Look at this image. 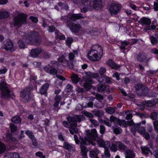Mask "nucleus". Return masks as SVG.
Listing matches in <instances>:
<instances>
[{
	"label": "nucleus",
	"mask_w": 158,
	"mask_h": 158,
	"mask_svg": "<svg viewBox=\"0 0 158 158\" xmlns=\"http://www.w3.org/2000/svg\"><path fill=\"white\" fill-rule=\"evenodd\" d=\"M42 49L40 48L32 49L31 52V56L33 57H36L41 53Z\"/></svg>",
	"instance_id": "16"
},
{
	"label": "nucleus",
	"mask_w": 158,
	"mask_h": 158,
	"mask_svg": "<svg viewBox=\"0 0 158 158\" xmlns=\"http://www.w3.org/2000/svg\"><path fill=\"white\" fill-rule=\"evenodd\" d=\"M106 71V70L105 68L103 67H101L99 71V74H98V77L99 78H101L102 77L104 78V77L105 76H104L103 75L105 73Z\"/></svg>",
	"instance_id": "28"
},
{
	"label": "nucleus",
	"mask_w": 158,
	"mask_h": 158,
	"mask_svg": "<svg viewBox=\"0 0 158 158\" xmlns=\"http://www.w3.org/2000/svg\"><path fill=\"white\" fill-rule=\"evenodd\" d=\"M119 75L120 74L116 72L114 74L113 77H115L117 80H119Z\"/></svg>",
	"instance_id": "59"
},
{
	"label": "nucleus",
	"mask_w": 158,
	"mask_h": 158,
	"mask_svg": "<svg viewBox=\"0 0 158 158\" xmlns=\"http://www.w3.org/2000/svg\"><path fill=\"white\" fill-rule=\"evenodd\" d=\"M11 131L12 132H15L17 130V127L13 124H11L10 125Z\"/></svg>",
	"instance_id": "55"
},
{
	"label": "nucleus",
	"mask_w": 158,
	"mask_h": 158,
	"mask_svg": "<svg viewBox=\"0 0 158 158\" xmlns=\"http://www.w3.org/2000/svg\"><path fill=\"white\" fill-rule=\"evenodd\" d=\"M63 148L68 150H71L72 149V147L68 143L64 142L63 143Z\"/></svg>",
	"instance_id": "43"
},
{
	"label": "nucleus",
	"mask_w": 158,
	"mask_h": 158,
	"mask_svg": "<svg viewBox=\"0 0 158 158\" xmlns=\"http://www.w3.org/2000/svg\"><path fill=\"white\" fill-rule=\"evenodd\" d=\"M91 0H83L82 3L85 7L81 9V12H85L87 10H91L93 7L98 10L100 9L103 6L104 4L102 0H94L93 2V7L91 4Z\"/></svg>",
	"instance_id": "4"
},
{
	"label": "nucleus",
	"mask_w": 158,
	"mask_h": 158,
	"mask_svg": "<svg viewBox=\"0 0 158 158\" xmlns=\"http://www.w3.org/2000/svg\"><path fill=\"white\" fill-rule=\"evenodd\" d=\"M146 58V56L144 55L141 54H138L137 56L138 60L140 62L143 61Z\"/></svg>",
	"instance_id": "39"
},
{
	"label": "nucleus",
	"mask_w": 158,
	"mask_h": 158,
	"mask_svg": "<svg viewBox=\"0 0 158 158\" xmlns=\"http://www.w3.org/2000/svg\"><path fill=\"white\" fill-rule=\"evenodd\" d=\"M154 127L156 131L158 132V121H156L153 122Z\"/></svg>",
	"instance_id": "57"
},
{
	"label": "nucleus",
	"mask_w": 158,
	"mask_h": 158,
	"mask_svg": "<svg viewBox=\"0 0 158 158\" xmlns=\"http://www.w3.org/2000/svg\"><path fill=\"white\" fill-rule=\"evenodd\" d=\"M67 24L71 31L73 32H78L81 29L80 24L73 23L69 20L67 21Z\"/></svg>",
	"instance_id": "10"
},
{
	"label": "nucleus",
	"mask_w": 158,
	"mask_h": 158,
	"mask_svg": "<svg viewBox=\"0 0 158 158\" xmlns=\"http://www.w3.org/2000/svg\"><path fill=\"white\" fill-rule=\"evenodd\" d=\"M102 54V47L96 44L92 46V49L89 52L87 57L90 60L98 61L101 59Z\"/></svg>",
	"instance_id": "2"
},
{
	"label": "nucleus",
	"mask_w": 158,
	"mask_h": 158,
	"mask_svg": "<svg viewBox=\"0 0 158 158\" xmlns=\"http://www.w3.org/2000/svg\"><path fill=\"white\" fill-rule=\"evenodd\" d=\"M19 154L16 152L8 153L5 155L4 158H19Z\"/></svg>",
	"instance_id": "22"
},
{
	"label": "nucleus",
	"mask_w": 158,
	"mask_h": 158,
	"mask_svg": "<svg viewBox=\"0 0 158 158\" xmlns=\"http://www.w3.org/2000/svg\"><path fill=\"white\" fill-rule=\"evenodd\" d=\"M62 98L60 96L56 95L55 98L54 100L55 101H58V102L61 100Z\"/></svg>",
	"instance_id": "64"
},
{
	"label": "nucleus",
	"mask_w": 158,
	"mask_h": 158,
	"mask_svg": "<svg viewBox=\"0 0 158 158\" xmlns=\"http://www.w3.org/2000/svg\"><path fill=\"white\" fill-rule=\"evenodd\" d=\"M93 83V81L92 80H86L85 81V83L84 84V86L86 89H89L92 87L91 84Z\"/></svg>",
	"instance_id": "24"
},
{
	"label": "nucleus",
	"mask_w": 158,
	"mask_h": 158,
	"mask_svg": "<svg viewBox=\"0 0 158 158\" xmlns=\"http://www.w3.org/2000/svg\"><path fill=\"white\" fill-rule=\"evenodd\" d=\"M150 39L151 43L153 45H155L157 43V40L153 36H150Z\"/></svg>",
	"instance_id": "48"
},
{
	"label": "nucleus",
	"mask_w": 158,
	"mask_h": 158,
	"mask_svg": "<svg viewBox=\"0 0 158 158\" xmlns=\"http://www.w3.org/2000/svg\"><path fill=\"white\" fill-rule=\"evenodd\" d=\"M157 114L155 112L152 113L150 115L151 118L153 120L156 119L157 118Z\"/></svg>",
	"instance_id": "50"
},
{
	"label": "nucleus",
	"mask_w": 158,
	"mask_h": 158,
	"mask_svg": "<svg viewBox=\"0 0 158 158\" xmlns=\"http://www.w3.org/2000/svg\"><path fill=\"white\" fill-rule=\"evenodd\" d=\"M116 142H115L112 143L110 148V150L113 152H115L117 150V145L116 143Z\"/></svg>",
	"instance_id": "36"
},
{
	"label": "nucleus",
	"mask_w": 158,
	"mask_h": 158,
	"mask_svg": "<svg viewBox=\"0 0 158 158\" xmlns=\"http://www.w3.org/2000/svg\"><path fill=\"white\" fill-rule=\"evenodd\" d=\"M84 118L83 116L79 115L77 117L75 121L73 118L69 117L67 118L69 123L66 121L63 122V123L64 127L69 128V130L70 133L73 135L74 133H76L78 132V129L76 127L77 122H80Z\"/></svg>",
	"instance_id": "3"
},
{
	"label": "nucleus",
	"mask_w": 158,
	"mask_h": 158,
	"mask_svg": "<svg viewBox=\"0 0 158 158\" xmlns=\"http://www.w3.org/2000/svg\"><path fill=\"white\" fill-rule=\"evenodd\" d=\"M73 87L70 84H68L66 86L65 90L67 92H69L72 91Z\"/></svg>",
	"instance_id": "51"
},
{
	"label": "nucleus",
	"mask_w": 158,
	"mask_h": 158,
	"mask_svg": "<svg viewBox=\"0 0 158 158\" xmlns=\"http://www.w3.org/2000/svg\"><path fill=\"white\" fill-rule=\"evenodd\" d=\"M98 153L94 151H90L89 152L90 156L92 158H99L97 157Z\"/></svg>",
	"instance_id": "47"
},
{
	"label": "nucleus",
	"mask_w": 158,
	"mask_h": 158,
	"mask_svg": "<svg viewBox=\"0 0 158 158\" xmlns=\"http://www.w3.org/2000/svg\"><path fill=\"white\" fill-rule=\"evenodd\" d=\"M11 121L15 123H19L21 122V119L19 116H15L11 118Z\"/></svg>",
	"instance_id": "35"
},
{
	"label": "nucleus",
	"mask_w": 158,
	"mask_h": 158,
	"mask_svg": "<svg viewBox=\"0 0 158 158\" xmlns=\"http://www.w3.org/2000/svg\"><path fill=\"white\" fill-rule=\"evenodd\" d=\"M132 120L130 121L126 122L124 120H120L119 119V122H118L117 125H119L121 127H127L128 124L130 126L128 122H130Z\"/></svg>",
	"instance_id": "26"
},
{
	"label": "nucleus",
	"mask_w": 158,
	"mask_h": 158,
	"mask_svg": "<svg viewBox=\"0 0 158 158\" xmlns=\"http://www.w3.org/2000/svg\"><path fill=\"white\" fill-rule=\"evenodd\" d=\"M71 78L73 82L75 84L77 83L80 80V78L77 74H73Z\"/></svg>",
	"instance_id": "30"
},
{
	"label": "nucleus",
	"mask_w": 158,
	"mask_h": 158,
	"mask_svg": "<svg viewBox=\"0 0 158 158\" xmlns=\"http://www.w3.org/2000/svg\"><path fill=\"white\" fill-rule=\"evenodd\" d=\"M104 79H106V83L109 84H110L112 82V78L109 77H107V76H105L104 77Z\"/></svg>",
	"instance_id": "53"
},
{
	"label": "nucleus",
	"mask_w": 158,
	"mask_h": 158,
	"mask_svg": "<svg viewBox=\"0 0 158 158\" xmlns=\"http://www.w3.org/2000/svg\"><path fill=\"white\" fill-rule=\"evenodd\" d=\"M22 36H23V39L25 40L26 43L27 44L32 45H38L40 42L37 40V37L38 36V33L37 32H33L31 33V34L29 35H24V33H23Z\"/></svg>",
	"instance_id": "6"
},
{
	"label": "nucleus",
	"mask_w": 158,
	"mask_h": 158,
	"mask_svg": "<svg viewBox=\"0 0 158 158\" xmlns=\"http://www.w3.org/2000/svg\"><path fill=\"white\" fill-rule=\"evenodd\" d=\"M119 119L115 117L114 116L112 115L110 117V121L111 122H113L114 124L117 125Z\"/></svg>",
	"instance_id": "41"
},
{
	"label": "nucleus",
	"mask_w": 158,
	"mask_h": 158,
	"mask_svg": "<svg viewBox=\"0 0 158 158\" xmlns=\"http://www.w3.org/2000/svg\"><path fill=\"white\" fill-rule=\"evenodd\" d=\"M2 80L3 81L0 83V89L2 92V96L6 98H8L9 97L14 98V94L10 92L7 88L4 78H2Z\"/></svg>",
	"instance_id": "7"
},
{
	"label": "nucleus",
	"mask_w": 158,
	"mask_h": 158,
	"mask_svg": "<svg viewBox=\"0 0 158 158\" xmlns=\"http://www.w3.org/2000/svg\"><path fill=\"white\" fill-rule=\"evenodd\" d=\"M132 111H127L126 112V114L127 115L126 119L127 120L130 119L132 118V114L133 113Z\"/></svg>",
	"instance_id": "40"
},
{
	"label": "nucleus",
	"mask_w": 158,
	"mask_h": 158,
	"mask_svg": "<svg viewBox=\"0 0 158 158\" xmlns=\"http://www.w3.org/2000/svg\"><path fill=\"white\" fill-rule=\"evenodd\" d=\"M30 18L31 20L33 22L36 23L38 21V20L37 17H34L33 16H30Z\"/></svg>",
	"instance_id": "62"
},
{
	"label": "nucleus",
	"mask_w": 158,
	"mask_h": 158,
	"mask_svg": "<svg viewBox=\"0 0 158 158\" xmlns=\"http://www.w3.org/2000/svg\"><path fill=\"white\" fill-rule=\"evenodd\" d=\"M49 84L46 83L44 84L41 88L40 92L41 94H45L47 91V89L49 87Z\"/></svg>",
	"instance_id": "25"
},
{
	"label": "nucleus",
	"mask_w": 158,
	"mask_h": 158,
	"mask_svg": "<svg viewBox=\"0 0 158 158\" xmlns=\"http://www.w3.org/2000/svg\"><path fill=\"white\" fill-rule=\"evenodd\" d=\"M97 88L98 90L100 92H102L104 91H106L108 92H110L111 90L110 89L109 86H106L105 85L102 84H100L98 85Z\"/></svg>",
	"instance_id": "15"
},
{
	"label": "nucleus",
	"mask_w": 158,
	"mask_h": 158,
	"mask_svg": "<svg viewBox=\"0 0 158 158\" xmlns=\"http://www.w3.org/2000/svg\"><path fill=\"white\" fill-rule=\"evenodd\" d=\"M30 90L28 88H25L20 92V96L25 101L28 102L30 99L29 92Z\"/></svg>",
	"instance_id": "11"
},
{
	"label": "nucleus",
	"mask_w": 158,
	"mask_h": 158,
	"mask_svg": "<svg viewBox=\"0 0 158 158\" xmlns=\"http://www.w3.org/2000/svg\"><path fill=\"white\" fill-rule=\"evenodd\" d=\"M85 115L86 116L90 118H92L93 117V114L90 113H89L87 112H85Z\"/></svg>",
	"instance_id": "63"
},
{
	"label": "nucleus",
	"mask_w": 158,
	"mask_h": 158,
	"mask_svg": "<svg viewBox=\"0 0 158 158\" xmlns=\"http://www.w3.org/2000/svg\"><path fill=\"white\" fill-rule=\"evenodd\" d=\"M116 143L119 150H126V147L125 146L120 142H116Z\"/></svg>",
	"instance_id": "33"
},
{
	"label": "nucleus",
	"mask_w": 158,
	"mask_h": 158,
	"mask_svg": "<svg viewBox=\"0 0 158 158\" xmlns=\"http://www.w3.org/2000/svg\"><path fill=\"white\" fill-rule=\"evenodd\" d=\"M108 148H105V150L104 152V155L106 157H108L110 156V154L109 151L106 150V149Z\"/></svg>",
	"instance_id": "56"
},
{
	"label": "nucleus",
	"mask_w": 158,
	"mask_h": 158,
	"mask_svg": "<svg viewBox=\"0 0 158 158\" xmlns=\"http://www.w3.org/2000/svg\"><path fill=\"white\" fill-rule=\"evenodd\" d=\"M73 41V39L69 37L67 38L66 41V44L68 46H69L72 43Z\"/></svg>",
	"instance_id": "52"
},
{
	"label": "nucleus",
	"mask_w": 158,
	"mask_h": 158,
	"mask_svg": "<svg viewBox=\"0 0 158 158\" xmlns=\"http://www.w3.org/2000/svg\"><path fill=\"white\" fill-rule=\"evenodd\" d=\"M19 47L21 48H25L26 47L25 44L23 43V41L22 40H19L18 42Z\"/></svg>",
	"instance_id": "46"
},
{
	"label": "nucleus",
	"mask_w": 158,
	"mask_h": 158,
	"mask_svg": "<svg viewBox=\"0 0 158 158\" xmlns=\"http://www.w3.org/2000/svg\"><path fill=\"white\" fill-rule=\"evenodd\" d=\"M135 88L136 90V93L139 94V92H141L143 91V85L141 84H138L135 86Z\"/></svg>",
	"instance_id": "31"
},
{
	"label": "nucleus",
	"mask_w": 158,
	"mask_h": 158,
	"mask_svg": "<svg viewBox=\"0 0 158 158\" xmlns=\"http://www.w3.org/2000/svg\"><path fill=\"white\" fill-rule=\"evenodd\" d=\"M4 45L3 48L6 51H9L12 52L16 49V47L14 45L12 42L9 39L5 40L3 43Z\"/></svg>",
	"instance_id": "9"
},
{
	"label": "nucleus",
	"mask_w": 158,
	"mask_h": 158,
	"mask_svg": "<svg viewBox=\"0 0 158 158\" xmlns=\"http://www.w3.org/2000/svg\"><path fill=\"white\" fill-rule=\"evenodd\" d=\"M55 34L56 35V39H60L63 40L65 39L64 35L60 33L58 31H55Z\"/></svg>",
	"instance_id": "29"
},
{
	"label": "nucleus",
	"mask_w": 158,
	"mask_h": 158,
	"mask_svg": "<svg viewBox=\"0 0 158 158\" xmlns=\"http://www.w3.org/2000/svg\"><path fill=\"white\" fill-rule=\"evenodd\" d=\"M106 64L110 66L112 69H117L120 66L115 63L112 60H109L106 62Z\"/></svg>",
	"instance_id": "19"
},
{
	"label": "nucleus",
	"mask_w": 158,
	"mask_h": 158,
	"mask_svg": "<svg viewBox=\"0 0 158 158\" xmlns=\"http://www.w3.org/2000/svg\"><path fill=\"white\" fill-rule=\"evenodd\" d=\"M143 104L147 106H153L154 103L152 101H145L143 102Z\"/></svg>",
	"instance_id": "37"
},
{
	"label": "nucleus",
	"mask_w": 158,
	"mask_h": 158,
	"mask_svg": "<svg viewBox=\"0 0 158 158\" xmlns=\"http://www.w3.org/2000/svg\"><path fill=\"white\" fill-rule=\"evenodd\" d=\"M27 15L23 14H19L17 17H15L13 22L11 24L14 25L20 26L22 24L25 23Z\"/></svg>",
	"instance_id": "8"
},
{
	"label": "nucleus",
	"mask_w": 158,
	"mask_h": 158,
	"mask_svg": "<svg viewBox=\"0 0 158 158\" xmlns=\"http://www.w3.org/2000/svg\"><path fill=\"white\" fill-rule=\"evenodd\" d=\"M4 140L5 141L9 143L11 142L12 141H15V139L12 138L10 135L7 134L6 135V138L4 139Z\"/></svg>",
	"instance_id": "32"
},
{
	"label": "nucleus",
	"mask_w": 158,
	"mask_h": 158,
	"mask_svg": "<svg viewBox=\"0 0 158 158\" xmlns=\"http://www.w3.org/2000/svg\"><path fill=\"white\" fill-rule=\"evenodd\" d=\"M26 134L31 139H33V138L35 137L33 135V134L32 132L30 131H26Z\"/></svg>",
	"instance_id": "49"
},
{
	"label": "nucleus",
	"mask_w": 158,
	"mask_h": 158,
	"mask_svg": "<svg viewBox=\"0 0 158 158\" xmlns=\"http://www.w3.org/2000/svg\"><path fill=\"white\" fill-rule=\"evenodd\" d=\"M90 120L91 123L95 126H96L98 125V122L96 120L92 119H90Z\"/></svg>",
	"instance_id": "58"
},
{
	"label": "nucleus",
	"mask_w": 158,
	"mask_h": 158,
	"mask_svg": "<svg viewBox=\"0 0 158 158\" xmlns=\"http://www.w3.org/2000/svg\"><path fill=\"white\" fill-rule=\"evenodd\" d=\"M106 112L110 114H112L114 113L115 111L114 108L111 107H108L106 109Z\"/></svg>",
	"instance_id": "38"
},
{
	"label": "nucleus",
	"mask_w": 158,
	"mask_h": 158,
	"mask_svg": "<svg viewBox=\"0 0 158 158\" xmlns=\"http://www.w3.org/2000/svg\"><path fill=\"white\" fill-rule=\"evenodd\" d=\"M9 15V13L7 11H3L0 12V19L7 18Z\"/></svg>",
	"instance_id": "27"
},
{
	"label": "nucleus",
	"mask_w": 158,
	"mask_h": 158,
	"mask_svg": "<svg viewBox=\"0 0 158 158\" xmlns=\"http://www.w3.org/2000/svg\"><path fill=\"white\" fill-rule=\"evenodd\" d=\"M69 18L73 21H75L77 19L83 18L81 14H71L68 15Z\"/></svg>",
	"instance_id": "17"
},
{
	"label": "nucleus",
	"mask_w": 158,
	"mask_h": 158,
	"mask_svg": "<svg viewBox=\"0 0 158 158\" xmlns=\"http://www.w3.org/2000/svg\"><path fill=\"white\" fill-rule=\"evenodd\" d=\"M35 155L36 156H38L40 158H45V156L43 154V153L40 152H37L35 153Z\"/></svg>",
	"instance_id": "54"
},
{
	"label": "nucleus",
	"mask_w": 158,
	"mask_h": 158,
	"mask_svg": "<svg viewBox=\"0 0 158 158\" xmlns=\"http://www.w3.org/2000/svg\"><path fill=\"white\" fill-rule=\"evenodd\" d=\"M105 127L103 125H101L100 126V133L103 134L105 132Z\"/></svg>",
	"instance_id": "61"
},
{
	"label": "nucleus",
	"mask_w": 158,
	"mask_h": 158,
	"mask_svg": "<svg viewBox=\"0 0 158 158\" xmlns=\"http://www.w3.org/2000/svg\"><path fill=\"white\" fill-rule=\"evenodd\" d=\"M125 158H134L135 156L134 152L130 149L125 150Z\"/></svg>",
	"instance_id": "20"
},
{
	"label": "nucleus",
	"mask_w": 158,
	"mask_h": 158,
	"mask_svg": "<svg viewBox=\"0 0 158 158\" xmlns=\"http://www.w3.org/2000/svg\"><path fill=\"white\" fill-rule=\"evenodd\" d=\"M139 21L142 24L150 25L151 23L150 19L145 17H143Z\"/></svg>",
	"instance_id": "23"
},
{
	"label": "nucleus",
	"mask_w": 158,
	"mask_h": 158,
	"mask_svg": "<svg viewBox=\"0 0 158 158\" xmlns=\"http://www.w3.org/2000/svg\"><path fill=\"white\" fill-rule=\"evenodd\" d=\"M85 74L87 77L90 78H96L97 80L99 82H102L103 81V78L102 77L101 78L98 77V75L97 73H94L90 72H85Z\"/></svg>",
	"instance_id": "13"
},
{
	"label": "nucleus",
	"mask_w": 158,
	"mask_h": 158,
	"mask_svg": "<svg viewBox=\"0 0 158 158\" xmlns=\"http://www.w3.org/2000/svg\"><path fill=\"white\" fill-rule=\"evenodd\" d=\"M78 55V52L77 50H73L72 52H70L68 54V58L70 61H72L76 56Z\"/></svg>",
	"instance_id": "21"
},
{
	"label": "nucleus",
	"mask_w": 158,
	"mask_h": 158,
	"mask_svg": "<svg viewBox=\"0 0 158 158\" xmlns=\"http://www.w3.org/2000/svg\"><path fill=\"white\" fill-rule=\"evenodd\" d=\"M121 7L120 5L112 4L110 6L109 10L112 15H114L118 13Z\"/></svg>",
	"instance_id": "12"
},
{
	"label": "nucleus",
	"mask_w": 158,
	"mask_h": 158,
	"mask_svg": "<svg viewBox=\"0 0 158 158\" xmlns=\"http://www.w3.org/2000/svg\"><path fill=\"white\" fill-rule=\"evenodd\" d=\"M86 136L84 138L81 137L80 141L81 143L80 147L82 154L86 156L88 149L86 147L85 145H89L90 144L94 146L96 143L94 142L98 136L96 130L95 129H92L90 131L89 130L85 131Z\"/></svg>",
	"instance_id": "1"
},
{
	"label": "nucleus",
	"mask_w": 158,
	"mask_h": 158,
	"mask_svg": "<svg viewBox=\"0 0 158 158\" xmlns=\"http://www.w3.org/2000/svg\"><path fill=\"white\" fill-rule=\"evenodd\" d=\"M131 128V131L132 133L135 135L136 131L138 130V132L140 134L143 135V137L147 139L149 138V135L148 133L145 132V130L143 127H140L141 124H145L146 122L145 121H143L140 123L137 124H134L133 121H131L130 122H128Z\"/></svg>",
	"instance_id": "5"
},
{
	"label": "nucleus",
	"mask_w": 158,
	"mask_h": 158,
	"mask_svg": "<svg viewBox=\"0 0 158 158\" xmlns=\"http://www.w3.org/2000/svg\"><path fill=\"white\" fill-rule=\"evenodd\" d=\"M44 70L47 73H49L50 71L51 70V66L50 65H48L47 66H45L44 68Z\"/></svg>",
	"instance_id": "60"
},
{
	"label": "nucleus",
	"mask_w": 158,
	"mask_h": 158,
	"mask_svg": "<svg viewBox=\"0 0 158 158\" xmlns=\"http://www.w3.org/2000/svg\"><path fill=\"white\" fill-rule=\"evenodd\" d=\"M58 4L61 8L64 9L66 10L68 8V6L66 3H62L61 2H60L58 3Z\"/></svg>",
	"instance_id": "44"
},
{
	"label": "nucleus",
	"mask_w": 158,
	"mask_h": 158,
	"mask_svg": "<svg viewBox=\"0 0 158 158\" xmlns=\"http://www.w3.org/2000/svg\"><path fill=\"white\" fill-rule=\"evenodd\" d=\"M141 149L144 155H147L149 153H150L152 155V152L150 151L148 147H145L144 148L141 147Z\"/></svg>",
	"instance_id": "34"
},
{
	"label": "nucleus",
	"mask_w": 158,
	"mask_h": 158,
	"mask_svg": "<svg viewBox=\"0 0 158 158\" xmlns=\"http://www.w3.org/2000/svg\"><path fill=\"white\" fill-rule=\"evenodd\" d=\"M113 130L114 132L116 134H118L122 132V129L119 127L115 128L113 127Z\"/></svg>",
	"instance_id": "45"
},
{
	"label": "nucleus",
	"mask_w": 158,
	"mask_h": 158,
	"mask_svg": "<svg viewBox=\"0 0 158 158\" xmlns=\"http://www.w3.org/2000/svg\"><path fill=\"white\" fill-rule=\"evenodd\" d=\"M97 142L98 146L101 147H103L105 148H108L110 147V144L108 141L104 142L101 138H98L97 139Z\"/></svg>",
	"instance_id": "14"
},
{
	"label": "nucleus",
	"mask_w": 158,
	"mask_h": 158,
	"mask_svg": "<svg viewBox=\"0 0 158 158\" xmlns=\"http://www.w3.org/2000/svg\"><path fill=\"white\" fill-rule=\"evenodd\" d=\"M66 56V53H64L62 56L58 58L57 60L59 62L62 63L64 65L69 66V61L66 60L64 58Z\"/></svg>",
	"instance_id": "18"
},
{
	"label": "nucleus",
	"mask_w": 158,
	"mask_h": 158,
	"mask_svg": "<svg viewBox=\"0 0 158 158\" xmlns=\"http://www.w3.org/2000/svg\"><path fill=\"white\" fill-rule=\"evenodd\" d=\"M5 145L2 142H0V154L3 152L5 150Z\"/></svg>",
	"instance_id": "42"
}]
</instances>
